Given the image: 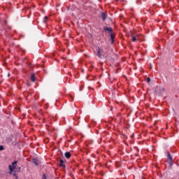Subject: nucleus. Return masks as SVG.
<instances>
[{
    "label": "nucleus",
    "instance_id": "5",
    "mask_svg": "<svg viewBox=\"0 0 179 179\" xmlns=\"http://www.w3.org/2000/svg\"><path fill=\"white\" fill-rule=\"evenodd\" d=\"M103 30H105V31H108L109 33H113V29L111 28H108L107 27H105Z\"/></svg>",
    "mask_w": 179,
    "mask_h": 179
},
{
    "label": "nucleus",
    "instance_id": "12",
    "mask_svg": "<svg viewBox=\"0 0 179 179\" xmlns=\"http://www.w3.org/2000/svg\"><path fill=\"white\" fill-rule=\"evenodd\" d=\"M3 145H0V152H1V150H3Z\"/></svg>",
    "mask_w": 179,
    "mask_h": 179
},
{
    "label": "nucleus",
    "instance_id": "17",
    "mask_svg": "<svg viewBox=\"0 0 179 179\" xmlns=\"http://www.w3.org/2000/svg\"><path fill=\"white\" fill-rule=\"evenodd\" d=\"M116 1H118V0H116Z\"/></svg>",
    "mask_w": 179,
    "mask_h": 179
},
{
    "label": "nucleus",
    "instance_id": "11",
    "mask_svg": "<svg viewBox=\"0 0 179 179\" xmlns=\"http://www.w3.org/2000/svg\"><path fill=\"white\" fill-rule=\"evenodd\" d=\"M98 55L99 57H101V51L100 50H98Z\"/></svg>",
    "mask_w": 179,
    "mask_h": 179
},
{
    "label": "nucleus",
    "instance_id": "13",
    "mask_svg": "<svg viewBox=\"0 0 179 179\" xmlns=\"http://www.w3.org/2000/svg\"><path fill=\"white\" fill-rule=\"evenodd\" d=\"M150 78H147V83H150Z\"/></svg>",
    "mask_w": 179,
    "mask_h": 179
},
{
    "label": "nucleus",
    "instance_id": "2",
    "mask_svg": "<svg viewBox=\"0 0 179 179\" xmlns=\"http://www.w3.org/2000/svg\"><path fill=\"white\" fill-rule=\"evenodd\" d=\"M167 162L169 163V165H170V166H172V165H173V157H171V155H170V153H168Z\"/></svg>",
    "mask_w": 179,
    "mask_h": 179
},
{
    "label": "nucleus",
    "instance_id": "7",
    "mask_svg": "<svg viewBox=\"0 0 179 179\" xmlns=\"http://www.w3.org/2000/svg\"><path fill=\"white\" fill-rule=\"evenodd\" d=\"M114 38H115V36H114V34H110V39H111L112 44L114 43Z\"/></svg>",
    "mask_w": 179,
    "mask_h": 179
},
{
    "label": "nucleus",
    "instance_id": "10",
    "mask_svg": "<svg viewBox=\"0 0 179 179\" xmlns=\"http://www.w3.org/2000/svg\"><path fill=\"white\" fill-rule=\"evenodd\" d=\"M48 20V17L45 16L43 20V23H47V20Z\"/></svg>",
    "mask_w": 179,
    "mask_h": 179
},
{
    "label": "nucleus",
    "instance_id": "9",
    "mask_svg": "<svg viewBox=\"0 0 179 179\" xmlns=\"http://www.w3.org/2000/svg\"><path fill=\"white\" fill-rule=\"evenodd\" d=\"M65 163V162L64 161V160H60V166H62V167H65V165L64 164Z\"/></svg>",
    "mask_w": 179,
    "mask_h": 179
},
{
    "label": "nucleus",
    "instance_id": "4",
    "mask_svg": "<svg viewBox=\"0 0 179 179\" xmlns=\"http://www.w3.org/2000/svg\"><path fill=\"white\" fill-rule=\"evenodd\" d=\"M101 17L102 20H103V22H104V20H106L107 19V15H106V13H101Z\"/></svg>",
    "mask_w": 179,
    "mask_h": 179
},
{
    "label": "nucleus",
    "instance_id": "15",
    "mask_svg": "<svg viewBox=\"0 0 179 179\" xmlns=\"http://www.w3.org/2000/svg\"><path fill=\"white\" fill-rule=\"evenodd\" d=\"M43 179H47V177L45 176V174H43Z\"/></svg>",
    "mask_w": 179,
    "mask_h": 179
},
{
    "label": "nucleus",
    "instance_id": "1",
    "mask_svg": "<svg viewBox=\"0 0 179 179\" xmlns=\"http://www.w3.org/2000/svg\"><path fill=\"white\" fill-rule=\"evenodd\" d=\"M17 166V162L15 161L12 163L11 165L8 166V169L10 170V174H12V172L16 169V166Z\"/></svg>",
    "mask_w": 179,
    "mask_h": 179
},
{
    "label": "nucleus",
    "instance_id": "3",
    "mask_svg": "<svg viewBox=\"0 0 179 179\" xmlns=\"http://www.w3.org/2000/svg\"><path fill=\"white\" fill-rule=\"evenodd\" d=\"M32 163H34V164H35V166H38V164H40V161H38V159L34 158L32 159Z\"/></svg>",
    "mask_w": 179,
    "mask_h": 179
},
{
    "label": "nucleus",
    "instance_id": "14",
    "mask_svg": "<svg viewBox=\"0 0 179 179\" xmlns=\"http://www.w3.org/2000/svg\"><path fill=\"white\" fill-rule=\"evenodd\" d=\"M132 41H136V37H133L132 38Z\"/></svg>",
    "mask_w": 179,
    "mask_h": 179
},
{
    "label": "nucleus",
    "instance_id": "16",
    "mask_svg": "<svg viewBox=\"0 0 179 179\" xmlns=\"http://www.w3.org/2000/svg\"><path fill=\"white\" fill-rule=\"evenodd\" d=\"M9 76H10V73L8 74V78H9Z\"/></svg>",
    "mask_w": 179,
    "mask_h": 179
},
{
    "label": "nucleus",
    "instance_id": "8",
    "mask_svg": "<svg viewBox=\"0 0 179 179\" xmlns=\"http://www.w3.org/2000/svg\"><path fill=\"white\" fill-rule=\"evenodd\" d=\"M64 156H65V157H66V159L71 158V152H66V153L64 154Z\"/></svg>",
    "mask_w": 179,
    "mask_h": 179
},
{
    "label": "nucleus",
    "instance_id": "6",
    "mask_svg": "<svg viewBox=\"0 0 179 179\" xmlns=\"http://www.w3.org/2000/svg\"><path fill=\"white\" fill-rule=\"evenodd\" d=\"M31 82H36V76L34 75V73L31 74Z\"/></svg>",
    "mask_w": 179,
    "mask_h": 179
}]
</instances>
